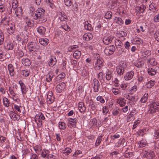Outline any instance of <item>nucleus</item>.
I'll return each instance as SVG.
<instances>
[{"label": "nucleus", "mask_w": 159, "mask_h": 159, "mask_svg": "<svg viewBox=\"0 0 159 159\" xmlns=\"http://www.w3.org/2000/svg\"><path fill=\"white\" fill-rule=\"evenodd\" d=\"M155 82L154 81L150 80L148 81L146 84V86L148 88H152L155 84Z\"/></svg>", "instance_id": "b1692460"}, {"label": "nucleus", "mask_w": 159, "mask_h": 159, "mask_svg": "<svg viewBox=\"0 0 159 159\" xmlns=\"http://www.w3.org/2000/svg\"><path fill=\"white\" fill-rule=\"evenodd\" d=\"M8 25L9 26L8 27V33L10 34H12L13 33L14 30V25L11 23H9Z\"/></svg>", "instance_id": "aec40b11"}, {"label": "nucleus", "mask_w": 159, "mask_h": 159, "mask_svg": "<svg viewBox=\"0 0 159 159\" xmlns=\"http://www.w3.org/2000/svg\"><path fill=\"white\" fill-rule=\"evenodd\" d=\"M22 74L25 77L28 76L29 74V72L28 70H24L21 71Z\"/></svg>", "instance_id": "4d7b16f0"}, {"label": "nucleus", "mask_w": 159, "mask_h": 159, "mask_svg": "<svg viewBox=\"0 0 159 159\" xmlns=\"http://www.w3.org/2000/svg\"><path fill=\"white\" fill-rule=\"evenodd\" d=\"M115 50V48L114 46H109L106 48L104 52L107 55H111L113 53Z\"/></svg>", "instance_id": "20e7f679"}, {"label": "nucleus", "mask_w": 159, "mask_h": 159, "mask_svg": "<svg viewBox=\"0 0 159 159\" xmlns=\"http://www.w3.org/2000/svg\"><path fill=\"white\" fill-rule=\"evenodd\" d=\"M64 3L66 6L69 7L71 6L72 2L71 0H64Z\"/></svg>", "instance_id": "3c124183"}, {"label": "nucleus", "mask_w": 159, "mask_h": 159, "mask_svg": "<svg viewBox=\"0 0 159 159\" xmlns=\"http://www.w3.org/2000/svg\"><path fill=\"white\" fill-rule=\"evenodd\" d=\"M97 101L100 102L101 103H103L105 102V100L101 96H98L97 98Z\"/></svg>", "instance_id": "052dcab7"}, {"label": "nucleus", "mask_w": 159, "mask_h": 159, "mask_svg": "<svg viewBox=\"0 0 159 159\" xmlns=\"http://www.w3.org/2000/svg\"><path fill=\"white\" fill-rule=\"evenodd\" d=\"M149 62L152 66H155L157 64V62L155 60L154 58L150 59L149 61Z\"/></svg>", "instance_id": "864d4df0"}, {"label": "nucleus", "mask_w": 159, "mask_h": 159, "mask_svg": "<svg viewBox=\"0 0 159 159\" xmlns=\"http://www.w3.org/2000/svg\"><path fill=\"white\" fill-rule=\"evenodd\" d=\"M133 116V113L132 112H130V113L129 114V115H128L127 118V121L129 122L132 120H134Z\"/></svg>", "instance_id": "79ce46f5"}, {"label": "nucleus", "mask_w": 159, "mask_h": 159, "mask_svg": "<svg viewBox=\"0 0 159 159\" xmlns=\"http://www.w3.org/2000/svg\"><path fill=\"white\" fill-rule=\"evenodd\" d=\"M3 103L4 105L6 107L9 106V102L8 99L6 98H4L3 99Z\"/></svg>", "instance_id": "58836bf2"}, {"label": "nucleus", "mask_w": 159, "mask_h": 159, "mask_svg": "<svg viewBox=\"0 0 159 159\" xmlns=\"http://www.w3.org/2000/svg\"><path fill=\"white\" fill-rule=\"evenodd\" d=\"M8 70L9 72V74L11 76H13L14 75V68L12 65L10 64L8 65Z\"/></svg>", "instance_id": "6ab92c4d"}, {"label": "nucleus", "mask_w": 159, "mask_h": 159, "mask_svg": "<svg viewBox=\"0 0 159 159\" xmlns=\"http://www.w3.org/2000/svg\"><path fill=\"white\" fill-rule=\"evenodd\" d=\"M44 10L42 8H39L36 11L35 15L34 16L35 20L40 19L43 16Z\"/></svg>", "instance_id": "f257e3e1"}, {"label": "nucleus", "mask_w": 159, "mask_h": 159, "mask_svg": "<svg viewBox=\"0 0 159 159\" xmlns=\"http://www.w3.org/2000/svg\"><path fill=\"white\" fill-rule=\"evenodd\" d=\"M114 22L120 25H122L124 23V21L122 19L118 17H115L114 18Z\"/></svg>", "instance_id": "4468645a"}, {"label": "nucleus", "mask_w": 159, "mask_h": 159, "mask_svg": "<svg viewBox=\"0 0 159 159\" xmlns=\"http://www.w3.org/2000/svg\"><path fill=\"white\" fill-rule=\"evenodd\" d=\"M118 34L121 37H125L127 35V33L122 31H119Z\"/></svg>", "instance_id": "e2e57ef3"}, {"label": "nucleus", "mask_w": 159, "mask_h": 159, "mask_svg": "<svg viewBox=\"0 0 159 159\" xmlns=\"http://www.w3.org/2000/svg\"><path fill=\"white\" fill-rule=\"evenodd\" d=\"M28 48L31 52H34L38 49V46L37 43H31L28 44Z\"/></svg>", "instance_id": "423d86ee"}, {"label": "nucleus", "mask_w": 159, "mask_h": 159, "mask_svg": "<svg viewBox=\"0 0 159 159\" xmlns=\"http://www.w3.org/2000/svg\"><path fill=\"white\" fill-rule=\"evenodd\" d=\"M5 48L7 50H12L13 48V45L12 43L8 42L5 45Z\"/></svg>", "instance_id": "5701e85b"}, {"label": "nucleus", "mask_w": 159, "mask_h": 159, "mask_svg": "<svg viewBox=\"0 0 159 159\" xmlns=\"http://www.w3.org/2000/svg\"><path fill=\"white\" fill-rule=\"evenodd\" d=\"M59 18L61 21H67L68 20L67 16L62 12L59 13Z\"/></svg>", "instance_id": "ddd939ff"}, {"label": "nucleus", "mask_w": 159, "mask_h": 159, "mask_svg": "<svg viewBox=\"0 0 159 159\" xmlns=\"http://www.w3.org/2000/svg\"><path fill=\"white\" fill-rule=\"evenodd\" d=\"M148 97V94L145 93L141 99V102L143 103L146 102L147 100Z\"/></svg>", "instance_id": "f704fd0d"}, {"label": "nucleus", "mask_w": 159, "mask_h": 159, "mask_svg": "<svg viewBox=\"0 0 159 159\" xmlns=\"http://www.w3.org/2000/svg\"><path fill=\"white\" fill-rule=\"evenodd\" d=\"M145 9V7L144 6H143L142 7H137L135 8L136 11L139 13H143V12H144Z\"/></svg>", "instance_id": "4be33fe9"}, {"label": "nucleus", "mask_w": 159, "mask_h": 159, "mask_svg": "<svg viewBox=\"0 0 159 159\" xmlns=\"http://www.w3.org/2000/svg\"><path fill=\"white\" fill-rule=\"evenodd\" d=\"M106 77L107 80H110L112 77V73L110 71H108L107 72Z\"/></svg>", "instance_id": "e433bc0d"}, {"label": "nucleus", "mask_w": 159, "mask_h": 159, "mask_svg": "<svg viewBox=\"0 0 159 159\" xmlns=\"http://www.w3.org/2000/svg\"><path fill=\"white\" fill-rule=\"evenodd\" d=\"M156 111L154 109V107H153L151 105L148 111V113L149 114H153Z\"/></svg>", "instance_id": "49530a36"}, {"label": "nucleus", "mask_w": 159, "mask_h": 159, "mask_svg": "<svg viewBox=\"0 0 159 159\" xmlns=\"http://www.w3.org/2000/svg\"><path fill=\"white\" fill-rule=\"evenodd\" d=\"M120 137L119 134H116L113 136H111V137L112 139L115 140V139L117 138H119Z\"/></svg>", "instance_id": "69168bd1"}, {"label": "nucleus", "mask_w": 159, "mask_h": 159, "mask_svg": "<svg viewBox=\"0 0 159 159\" xmlns=\"http://www.w3.org/2000/svg\"><path fill=\"white\" fill-rule=\"evenodd\" d=\"M54 100V98L53 96L52 93L51 91H49L48 93L47 98V101L48 103H52Z\"/></svg>", "instance_id": "1a4fd4ad"}, {"label": "nucleus", "mask_w": 159, "mask_h": 159, "mask_svg": "<svg viewBox=\"0 0 159 159\" xmlns=\"http://www.w3.org/2000/svg\"><path fill=\"white\" fill-rule=\"evenodd\" d=\"M84 27L86 30H91L92 29L91 24H89L88 21L85 22Z\"/></svg>", "instance_id": "473e14b6"}, {"label": "nucleus", "mask_w": 159, "mask_h": 159, "mask_svg": "<svg viewBox=\"0 0 159 159\" xmlns=\"http://www.w3.org/2000/svg\"><path fill=\"white\" fill-rule=\"evenodd\" d=\"M78 109L81 113H84L85 110V107L83 102H80L78 104Z\"/></svg>", "instance_id": "dca6fc26"}, {"label": "nucleus", "mask_w": 159, "mask_h": 159, "mask_svg": "<svg viewBox=\"0 0 159 159\" xmlns=\"http://www.w3.org/2000/svg\"><path fill=\"white\" fill-rule=\"evenodd\" d=\"M46 31L45 29L43 26H40L37 29L38 32L40 34H43Z\"/></svg>", "instance_id": "a878e982"}, {"label": "nucleus", "mask_w": 159, "mask_h": 159, "mask_svg": "<svg viewBox=\"0 0 159 159\" xmlns=\"http://www.w3.org/2000/svg\"><path fill=\"white\" fill-rule=\"evenodd\" d=\"M35 151L36 152L40 151L41 149V146L39 145H37L34 147Z\"/></svg>", "instance_id": "13d9d810"}, {"label": "nucleus", "mask_w": 159, "mask_h": 159, "mask_svg": "<svg viewBox=\"0 0 159 159\" xmlns=\"http://www.w3.org/2000/svg\"><path fill=\"white\" fill-rule=\"evenodd\" d=\"M112 92L115 94L117 95L120 93V90L117 89L113 88L112 90Z\"/></svg>", "instance_id": "603ef678"}, {"label": "nucleus", "mask_w": 159, "mask_h": 159, "mask_svg": "<svg viewBox=\"0 0 159 159\" xmlns=\"http://www.w3.org/2000/svg\"><path fill=\"white\" fill-rule=\"evenodd\" d=\"M12 4V7L13 9L16 8L18 6V3L17 0H13Z\"/></svg>", "instance_id": "c03bdc74"}, {"label": "nucleus", "mask_w": 159, "mask_h": 159, "mask_svg": "<svg viewBox=\"0 0 159 159\" xmlns=\"http://www.w3.org/2000/svg\"><path fill=\"white\" fill-rule=\"evenodd\" d=\"M140 121L139 120H136L134 123V125L133 127V129H135L140 123Z\"/></svg>", "instance_id": "bf43d9fd"}, {"label": "nucleus", "mask_w": 159, "mask_h": 159, "mask_svg": "<svg viewBox=\"0 0 159 159\" xmlns=\"http://www.w3.org/2000/svg\"><path fill=\"white\" fill-rule=\"evenodd\" d=\"M103 60L102 58H97L95 63V68L96 70H99L103 66Z\"/></svg>", "instance_id": "7ed1b4c3"}, {"label": "nucleus", "mask_w": 159, "mask_h": 159, "mask_svg": "<svg viewBox=\"0 0 159 159\" xmlns=\"http://www.w3.org/2000/svg\"><path fill=\"white\" fill-rule=\"evenodd\" d=\"M149 10L152 11H154L156 9V6L154 3H151L149 6Z\"/></svg>", "instance_id": "7c9ffc66"}, {"label": "nucleus", "mask_w": 159, "mask_h": 159, "mask_svg": "<svg viewBox=\"0 0 159 159\" xmlns=\"http://www.w3.org/2000/svg\"><path fill=\"white\" fill-rule=\"evenodd\" d=\"M81 52L80 51H75L73 54V57L75 58H79L81 56Z\"/></svg>", "instance_id": "cd10ccee"}, {"label": "nucleus", "mask_w": 159, "mask_h": 159, "mask_svg": "<svg viewBox=\"0 0 159 159\" xmlns=\"http://www.w3.org/2000/svg\"><path fill=\"white\" fill-rule=\"evenodd\" d=\"M151 105L154 107V108L156 111L159 109V103L156 102L154 103Z\"/></svg>", "instance_id": "4c0bfd02"}, {"label": "nucleus", "mask_w": 159, "mask_h": 159, "mask_svg": "<svg viewBox=\"0 0 159 159\" xmlns=\"http://www.w3.org/2000/svg\"><path fill=\"white\" fill-rule=\"evenodd\" d=\"M112 39V38L110 35H106L105 36L103 39V42L106 44L110 43Z\"/></svg>", "instance_id": "9d476101"}, {"label": "nucleus", "mask_w": 159, "mask_h": 159, "mask_svg": "<svg viewBox=\"0 0 159 159\" xmlns=\"http://www.w3.org/2000/svg\"><path fill=\"white\" fill-rule=\"evenodd\" d=\"M128 85L127 84H123L121 85V88L124 90L127 89Z\"/></svg>", "instance_id": "338daca9"}, {"label": "nucleus", "mask_w": 159, "mask_h": 159, "mask_svg": "<svg viewBox=\"0 0 159 159\" xmlns=\"http://www.w3.org/2000/svg\"><path fill=\"white\" fill-rule=\"evenodd\" d=\"M66 86V84L64 83H61L58 84L56 87V91L58 93H60L64 90Z\"/></svg>", "instance_id": "0eeeda50"}, {"label": "nucleus", "mask_w": 159, "mask_h": 159, "mask_svg": "<svg viewBox=\"0 0 159 159\" xmlns=\"http://www.w3.org/2000/svg\"><path fill=\"white\" fill-rule=\"evenodd\" d=\"M15 13L18 17H20L22 14V9L21 7H19L15 11Z\"/></svg>", "instance_id": "a211bd4d"}, {"label": "nucleus", "mask_w": 159, "mask_h": 159, "mask_svg": "<svg viewBox=\"0 0 159 159\" xmlns=\"http://www.w3.org/2000/svg\"><path fill=\"white\" fill-rule=\"evenodd\" d=\"M39 42L41 44L46 45L49 43V40L47 39L43 38L39 39Z\"/></svg>", "instance_id": "f3484780"}, {"label": "nucleus", "mask_w": 159, "mask_h": 159, "mask_svg": "<svg viewBox=\"0 0 159 159\" xmlns=\"http://www.w3.org/2000/svg\"><path fill=\"white\" fill-rule=\"evenodd\" d=\"M115 45L117 48H120L123 45V44L120 40L116 39L115 41Z\"/></svg>", "instance_id": "bb28decb"}, {"label": "nucleus", "mask_w": 159, "mask_h": 159, "mask_svg": "<svg viewBox=\"0 0 159 159\" xmlns=\"http://www.w3.org/2000/svg\"><path fill=\"white\" fill-rule=\"evenodd\" d=\"M154 37L159 42V31H157L155 33Z\"/></svg>", "instance_id": "0e129e2a"}, {"label": "nucleus", "mask_w": 159, "mask_h": 159, "mask_svg": "<svg viewBox=\"0 0 159 159\" xmlns=\"http://www.w3.org/2000/svg\"><path fill=\"white\" fill-rule=\"evenodd\" d=\"M59 126L60 129H64L66 127V125L65 123L60 122L59 123Z\"/></svg>", "instance_id": "72a5a7b5"}, {"label": "nucleus", "mask_w": 159, "mask_h": 159, "mask_svg": "<svg viewBox=\"0 0 159 159\" xmlns=\"http://www.w3.org/2000/svg\"><path fill=\"white\" fill-rule=\"evenodd\" d=\"M22 63L25 66H28L30 65L31 62L29 59L26 58L23 60Z\"/></svg>", "instance_id": "c85d7f7f"}, {"label": "nucleus", "mask_w": 159, "mask_h": 159, "mask_svg": "<svg viewBox=\"0 0 159 159\" xmlns=\"http://www.w3.org/2000/svg\"><path fill=\"white\" fill-rule=\"evenodd\" d=\"M99 86V82L98 80L95 79L93 81V87L94 89V90L95 92H97L98 90Z\"/></svg>", "instance_id": "f8f14e48"}, {"label": "nucleus", "mask_w": 159, "mask_h": 159, "mask_svg": "<svg viewBox=\"0 0 159 159\" xmlns=\"http://www.w3.org/2000/svg\"><path fill=\"white\" fill-rule=\"evenodd\" d=\"M4 41V36L2 31L0 30V45L2 44Z\"/></svg>", "instance_id": "8fccbe9b"}, {"label": "nucleus", "mask_w": 159, "mask_h": 159, "mask_svg": "<svg viewBox=\"0 0 159 159\" xmlns=\"http://www.w3.org/2000/svg\"><path fill=\"white\" fill-rule=\"evenodd\" d=\"M65 76V74L64 73H62L58 75L57 77V79L58 81H60L61 79H63Z\"/></svg>", "instance_id": "ea45409f"}, {"label": "nucleus", "mask_w": 159, "mask_h": 159, "mask_svg": "<svg viewBox=\"0 0 159 159\" xmlns=\"http://www.w3.org/2000/svg\"><path fill=\"white\" fill-rule=\"evenodd\" d=\"M14 108L16 111H17L19 112H21V110H20V108H21L20 106H18L17 105H14Z\"/></svg>", "instance_id": "774afa93"}, {"label": "nucleus", "mask_w": 159, "mask_h": 159, "mask_svg": "<svg viewBox=\"0 0 159 159\" xmlns=\"http://www.w3.org/2000/svg\"><path fill=\"white\" fill-rule=\"evenodd\" d=\"M118 103L120 105V106L122 107L125 105V102L124 99H119L117 100Z\"/></svg>", "instance_id": "2f4dec72"}, {"label": "nucleus", "mask_w": 159, "mask_h": 159, "mask_svg": "<svg viewBox=\"0 0 159 159\" xmlns=\"http://www.w3.org/2000/svg\"><path fill=\"white\" fill-rule=\"evenodd\" d=\"M49 152L48 150H43L42 152L41 155L43 157H47Z\"/></svg>", "instance_id": "c9c22d12"}, {"label": "nucleus", "mask_w": 159, "mask_h": 159, "mask_svg": "<svg viewBox=\"0 0 159 159\" xmlns=\"http://www.w3.org/2000/svg\"><path fill=\"white\" fill-rule=\"evenodd\" d=\"M93 38V35L90 33H86L84 34L83 36V39L84 40L88 41L92 39Z\"/></svg>", "instance_id": "2eb2a0df"}, {"label": "nucleus", "mask_w": 159, "mask_h": 159, "mask_svg": "<svg viewBox=\"0 0 159 159\" xmlns=\"http://www.w3.org/2000/svg\"><path fill=\"white\" fill-rule=\"evenodd\" d=\"M154 154L153 152L151 151L148 153L147 155L148 158L150 159H152L154 157Z\"/></svg>", "instance_id": "09e8293b"}, {"label": "nucleus", "mask_w": 159, "mask_h": 159, "mask_svg": "<svg viewBox=\"0 0 159 159\" xmlns=\"http://www.w3.org/2000/svg\"><path fill=\"white\" fill-rule=\"evenodd\" d=\"M134 42L135 44H142L143 41L141 39L139 38H136L134 40Z\"/></svg>", "instance_id": "a19ab883"}, {"label": "nucleus", "mask_w": 159, "mask_h": 159, "mask_svg": "<svg viewBox=\"0 0 159 159\" xmlns=\"http://www.w3.org/2000/svg\"><path fill=\"white\" fill-rule=\"evenodd\" d=\"M125 66V64L123 63L122 64H120L116 67V70L118 75H120L123 74Z\"/></svg>", "instance_id": "39448f33"}, {"label": "nucleus", "mask_w": 159, "mask_h": 159, "mask_svg": "<svg viewBox=\"0 0 159 159\" xmlns=\"http://www.w3.org/2000/svg\"><path fill=\"white\" fill-rule=\"evenodd\" d=\"M62 27L67 31H70V27L66 25H62Z\"/></svg>", "instance_id": "5fc2aeb1"}, {"label": "nucleus", "mask_w": 159, "mask_h": 159, "mask_svg": "<svg viewBox=\"0 0 159 159\" xmlns=\"http://www.w3.org/2000/svg\"><path fill=\"white\" fill-rule=\"evenodd\" d=\"M44 119L45 117L42 113H39L36 115L34 118L35 120L39 127H40L42 125V121L44 120Z\"/></svg>", "instance_id": "f03ea898"}, {"label": "nucleus", "mask_w": 159, "mask_h": 159, "mask_svg": "<svg viewBox=\"0 0 159 159\" xmlns=\"http://www.w3.org/2000/svg\"><path fill=\"white\" fill-rule=\"evenodd\" d=\"M112 16V13L110 11H108L107 12L105 15V17L106 19H111Z\"/></svg>", "instance_id": "37998d69"}, {"label": "nucleus", "mask_w": 159, "mask_h": 159, "mask_svg": "<svg viewBox=\"0 0 159 159\" xmlns=\"http://www.w3.org/2000/svg\"><path fill=\"white\" fill-rule=\"evenodd\" d=\"M102 139V137L101 136H99L98 138L96 141V142L95 143V145L96 146H98L100 144V143L101 142Z\"/></svg>", "instance_id": "de8ad7c7"}, {"label": "nucleus", "mask_w": 159, "mask_h": 159, "mask_svg": "<svg viewBox=\"0 0 159 159\" xmlns=\"http://www.w3.org/2000/svg\"><path fill=\"white\" fill-rule=\"evenodd\" d=\"M151 52L149 51H147L142 52V55L144 57H146V56H149L151 54Z\"/></svg>", "instance_id": "680f3d73"}, {"label": "nucleus", "mask_w": 159, "mask_h": 159, "mask_svg": "<svg viewBox=\"0 0 159 159\" xmlns=\"http://www.w3.org/2000/svg\"><path fill=\"white\" fill-rule=\"evenodd\" d=\"M148 73L149 75H154L156 74L155 70L152 68H149L148 70Z\"/></svg>", "instance_id": "c756f323"}, {"label": "nucleus", "mask_w": 159, "mask_h": 159, "mask_svg": "<svg viewBox=\"0 0 159 159\" xmlns=\"http://www.w3.org/2000/svg\"><path fill=\"white\" fill-rule=\"evenodd\" d=\"M125 97H126V98L133 102H135V98L132 95H127L126 96H125Z\"/></svg>", "instance_id": "a18cd8bd"}, {"label": "nucleus", "mask_w": 159, "mask_h": 159, "mask_svg": "<svg viewBox=\"0 0 159 159\" xmlns=\"http://www.w3.org/2000/svg\"><path fill=\"white\" fill-rule=\"evenodd\" d=\"M77 120L75 119L70 118L68 119V126L70 128L76 127Z\"/></svg>", "instance_id": "6e6552de"}, {"label": "nucleus", "mask_w": 159, "mask_h": 159, "mask_svg": "<svg viewBox=\"0 0 159 159\" xmlns=\"http://www.w3.org/2000/svg\"><path fill=\"white\" fill-rule=\"evenodd\" d=\"M134 74V72L130 71L127 73L124 76V78L125 80H129L132 79Z\"/></svg>", "instance_id": "9b49d317"}, {"label": "nucleus", "mask_w": 159, "mask_h": 159, "mask_svg": "<svg viewBox=\"0 0 159 159\" xmlns=\"http://www.w3.org/2000/svg\"><path fill=\"white\" fill-rule=\"evenodd\" d=\"M71 149L69 148H66L62 150V152L65 155H68L71 152Z\"/></svg>", "instance_id": "393cba45"}, {"label": "nucleus", "mask_w": 159, "mask_h": 159, "mask_svg": "<svg viewBox=\"0 0 159 159\" xmlns=\"http://www.w3.org/2000/svg\"><path fill=\"white\" fill-rule=\"evenodd\" d=\"M153 21L155 23L159 22V14L156 15L154 16Z\"/></svg>", "instance_id": "6e6d98bb"}, {"label": "nucleus", "mask_w": 159, "mask_h": 159, "mask_svg": "<svg viewBox=\"0 0 159 159\" xmlns=\"http://www.w3.org/2000/svg\"><path fill=\"white\" fill-rule=\"evenodd\" d=\"M57 61L55 57H52L50 59L48 62V65L50 66H52L56 63Z\"/></svg>", "instance_id": "412c9836"}]
</instances>
